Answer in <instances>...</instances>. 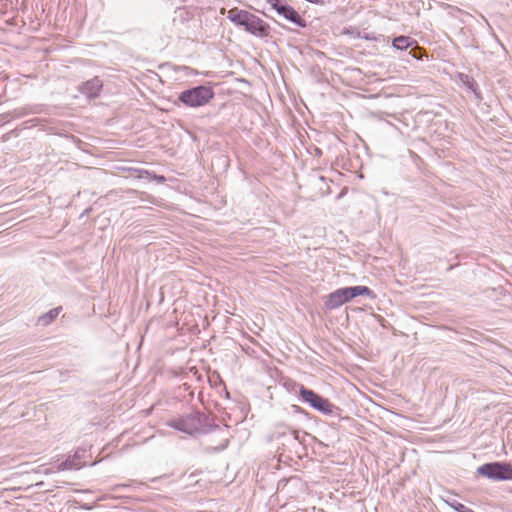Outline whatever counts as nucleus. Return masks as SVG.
Instances as JSON below:
<instances>
[{"mask_svg": "<svg viewBox=\"0 0 512 512\" xmlns=\"http://www.w3.org/2000/svg\"><path fill=\"white\" fill-rule=\"evenodd\" d=\"M215 96L211 86L198 85L183 90L178 95V101L185 107L198 108L208 104Z\"/></svg>", "mask_w": 512, "mask_h": 512, "instance_id": "obj_1", "label": "nucleus"}, {"mask_svg": "<svg viewBox=\"0 0 512 512\" xmlns=\"http://www.w3.org/2000/svg\"><path fill=\"white\" fill-rule=\"evenodd\" d=\"M206 417L200 412L191 413L175 419H171L167 424L169 427L174 428L180 432L188 435L196 433L206 434L210 429L206 428L204 421Z\"/></svg>", "mask_w": 512, "mask_h": 512, "instance_id": "obj_2", "label": "nucleus"}, {"mask_svg": "<svg viewBox=\"0 0 512 512\" xmlns=\"http://www.w3.org/2000/svg\"><path fill=\"white\" fill-rule=\"evenodd\" d=\"M298 393L301 401L308 403L315 410L325 415H338V407H336L327 398L322 397L315 391L305 387L304 385H299Z\"/></svg>", "mask_w": 512, "mask_h": 512, "instance_id": "obj_3", "label": "nucleus"}, {"mask_svg": "<svg viewBox=\"0 0 512 512\" xmlns=\"http://www.w3.org/2000/svg\"><path fill=\"white\" fill-rule=\"evenodd\" d=\"M477 473L493 481H507L512 479V465L498 461L485 463L477 468Z\"/></svg>", "mask_w": 512, "mask_h": 512, "instance_id": "obj_4", "label": "nucleus"}, {"mask_svg": "<svg viewBox=\"0 0 512 512\" xmlns=\"http://www.w3.org/2000/svg\"><path fill=\"white\" fill-rule=\"evenodd\" d=\"M267 3L278 15L290 23L299 28L307 27V21L292 6L288 5L285 0H267Z\"/></svg>", "mask_w": 512, "mask_h": 512, "instance_id": "obj_5", "label": "nucleus"}, {"mask_svg": "<svg viewBox=\"0 0 512 512\" xmlns=\"http://www.w3.org/2000/svg\"><path fill=\"white\" fill-rule=\"evenodd\" d=\"M246 32L249 34L259 37L265 38L270 34V26L264 20L252 14L245 26L243 27Z\"/></svg>", "mask_w": 512, "mask_h": 512, "instance_id": "obj_6", "label": "nucleus"}, {"mask_svg": "<svg viewBox=\"0 0 512 512\" xmlns=\"http://www.w3.org/2000/svg\"><path fill=\"white\" fill-rule=\"evenodd\" d=\"M351 297L349 295L348 287H343L335 290L327 296L325 307L329 310L336 309L343 304L349 302Z\"/></svg>", "mask_w": 512, "mask_h": 512, "instance_id": "obj_7", "label": "nucleus"}, {"mask_svg": "<svg viewBox=\"0 0 512 512\" xmlns=\"http://www.w3.org/2000/svg\"><path fill=\"white\" fill-rule=\"evenodd\" d=\"M103 82L99 77H94L84 83L79 87L80 93L85 95L86 97L92 99L99 96L100 91L102 90Z\"/></svg>", "mask_w": 512, "mask_h": 512, "instance_id": "obj_8", "label": "nucleus"}, {"mask_svg": "<svg viewBox=\"0 0 512 512\" xmlns=\"http://www.w3.org/2000/svg\"><path fill=\"white\" fill-rule=\"evenodd\" d=\"M251 15L252 13L246 10L232 8L228 11L227 18L236 26L244 27Z\"/></svg>", "mask_w": 512, "mask_h": 512, "instance_id": "obj_9", "label": "nucleus"}, {"mask_svg": "<svg viewBox=\"0 0 512 512\" xmlns=\"http://www.w3.org/2000/svg\"><path fill=\"white\" fill-rule=\"evenodd\" d=\"M457 78L458 81L468 90H470L478 100L482 99L478 83L475 81L473 77L465 73H458Z\"/></svg>", "mask_w": 512, "mask_h": 512, "instance_id": "obj_10", "label": "nucleus"}, {"mask_svg": "<svg viewBox=\"0 0 512 512\" xmlns=\"http://www.w3.org/2000/svg\"><path fill=\"white\" fill-rule=\"evenodd\" d=\"M82 465L79 454L75 453L73 456H69L66 460L60 462L56 469L57 471L77 470L80 469Z\"/></svg>", "mask_w": 512, "mask_h": 512, "instance_id": "obj_11", "label": "nucleus"}, {"mask_svg": "<svg viewBox=\"0 0 512 512\" xmlns=\"http://www.w3.org/2000/svg\"><path fill=\"white\" fill-rule=\"evenodd\" d=\"M128 171L131 172L136 178H143L146 177L148 180H154L158 184H163L166 181L165 176L163 175H157L154 172L144 170V169H138V168H128Z\"/></svg>", "mask_w": 512, "mask_h": 512, "instance_id": "obj_12", "label": "nucleus"}, {"mask_svg": "<svg viewBox=\"0 0 512 512\" xmlns=\"http://www.w3.org/2000/svg\"><path fill=\"white\" fill-rule=\"evenodd\" d=\"M351 300L358 296H367L370 299H375V292L367 286H350L348 287Z\"/></svg>", "mask_w": 512, "mask_h": 512, "instance_id": "obj_13", "label": "nucleus"}, {"mask_svg": "<svg viewBox=\"0 0 512 512\" xmlns=\"http://www.w3.org/2000/svg\"><path fill=\"white\" fill-rule=\"evenodd\" d=\"M413 43H415V41L411 37L405 36V35H401V36L395 37L392 40V47L397 49V50H406Z\"/></svg>", "mask_w": 512, "mask_h": 512, "instance_id": "obj_14", "label": "nucleus"}, {"mask_svg": "<svg viewBox=\"0 0 512 512\" xmlns=\"http://www.w3.org/2000/svg\"><path fill=\"white\" fill-rule=\"evenodd\" d=\"M61 307H57L49 310L47 313L41 315L38 319V323L42 325L50 324L60 313Z\"/></svg>", "mask_w": 512, "mask_h": 512, "instance_id": "obj_15", "label": "nucleus"}, {"mask_svg": "<svg viewBox=\"0 0 512 512\" xmlns=\"http://www.w3.org/2000/svg\"><path fill=\"white\" fill-rule=\"evenodd\" d=\"M446 503L456 512H474V510L456 500L446 501Z\"/></svg>", "mask_w": 512, "mask_h": 512, "instance_id": "obj_16", "label": "nucleus"}, {"mask_svg": "<svg viewBox=\"0 0 512 512\" xmlns=\"http://www.w3.org/2000/svg\"><path fill=\"white\" fill-rule=\"evenodd\" d=\"M409 54L417 60L422 59V52L420 50H411Z\"/></svg>", "mask_w": 512, "mask_h": 512, "instance_id": "obj_17", "label": "nucleus"}, {"mask_svg": "<svg viewBox=\"0 0 512 512\" xmlns=\"http://www.w3.org/2000/svg\"><path fill=\"white\" fill-rule=\"evenodd\" d=\"M292 435H293V437H294V439H295V440L300 441V439H299V431H297V430H293V431H292Z\"/></svg>", "mask_w": 512, "mask_h": 512, "instance_id": "obj_18", "label": "nucleus"}, {"mask_svg": "<svg viewBox=\"0 0 512 512\" xmlns=\"http://www.w3.org/2000/svg\"><path fill=\"white\" fill-rule=\"evenodd\" d=\"M364 39L366 40H372L374 39V37H371L369 34H365L364 36H362Z\"/></svg>", "mask_w": 512, "mask_h": 512, "instance_id": "obj_19", "label": "nucleus"}, {"mask_svg": "<svg viewBox=\"0 0 512 512\" xmlns=\"http://www.w3.org/2000/svg\"><path fill=\"white\" fill-rule=\"evenodd\" d=\"M306 1L309 2V3H312V4L319 3V0H306Z\"/></svg>", "mask_w": 512, "mask_h": 512, "instance_id": "obj_20", "label": "nucleus"}, {"mask_svg": "<svg viewBox=\"0 0 512 512\" xmlns=\"http://www.w3.org/2000/svg\"><path fill=\"white\" fill-rule=\"evenodd\" d=\"M128 192H129V193H132V194H137V193H139L137 190H129Z\"/></svg>", "mask_w": 512, "mask_h": 512, "instance_id": "obj_21", "label": "nucleus"}, {"mask_svg": "<svg viewBox=\"0 0 512 512\" xmlns=\"http://www.w3.org/2000/svg\"><path fill=\"white\" fill-rule=\"evenodd\" d=\"M190 372H192V373H193V375H196V374H197V371H196V370H194L193 368H192V369H190Z\"/></svg>", "mask_w": 512, "mask_h": 512, "instance_id": "obj_22", "label": "nucleus"}, {"mask_svg": "<svg viewBox=\"0 0 512 512\" xmlns=\"http://www.w3.org/2000/svg\"><path fill=\"white\" fill-rule=\"evenodd\" d=\"M294 408L296 409V411L300 410L299 406H294Z\"/></svg>", "mask_w": 512, "mask_h": 512, "instance_id": "obj_23", "label": "nucleus"}]
</instances>
